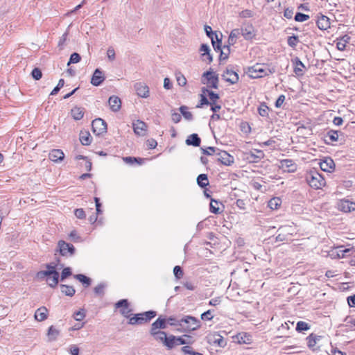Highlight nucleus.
Returning <instances> with one entry per match:
<instances>
[{
    "instance_id": "f257e3e1",
    "label": "nucleus",
    "mask_w": 355,
    "mask_h": 355,
    "mask_svg": "<svg viewBox=\"0 0 355 355\" xmlns=\"http://www.w3.org/2000/svg\"><path fill=\"white\" fill-rule=\"evenodd\" d=\"M274 68L266 67L263 64L257 63L255 65L249 67L248 69V76L252 78H258L268 76L275 73Z\"/></svg>"
},
{
    "instance_id": "f03ea898",
    "label": "nucleus",
    "mask_w": 355,
    "mask_h": 355,
    "mask_svg": "<svg viewBox=\"0 0 355 355\" xmlns=\"http://www.w3.org/2000/svg\"><path fill=\"white\" fill-rule=\"evenodd\" d=\"M309 186L315 189H322L325 185L324 177L315 169L311 170L305 176Z\"/></svg>"
},
{
    "instance_id": "7ed1b4c3",
    "label": "nucleus",
    "mask_w": 355,
    "mask_h": 355,
    "mask_svg": "<svg viewBox=\"0 0 355 355\" xmlns=\"http://www.w3.org/2000/svg\"><path fill=\"white\" fill-rule=\"evenodd\" d=\"M157 315V312L150 310L146 312L134 314L130 318L128 324L130 325H138L147 323Z\"/></svg>"
},
{
    "instance_id": "20e7f679",
    "label": "nucleus",
    "mask_w": 355,
    "mask_h": 355,
    "mask_svg": "<svg viewBox=\"0 0 355 355\" xmlns=\"http://www.w3.org/2000/svg\"><path fill=\"white\" fill-rule=\"evenodd\" d=\"M194 342L193 337L190 335L184 334L182 336L169 335V339L166 341L167 349H172L175 346L182 345H191Z\"/></svg>"
},
{
    "instance_id": "39448f33",
    "label": "nucleus",
    "mask_w": 355,
    "mask_h": 355,
    "mask_svg": "<svg viewBox=\"0 0 355 355\" xmlns=\"http://www.w3.org/2000/svg\"><path fill=\"white\" fill-rule=\"evenodd\" d=\"M181 327L178 329L180 331L189 332L200 328V321L191 315H186L181 318Z\"/></svg>"
},
{
    "instance_id": "423d86ee",
    "label": "nucleus",
    "mask_w": 355,
    "mask_h": 355,
    "mask_svg": "<svg viewBox=\"0 0 355 355\" xmlns=\"http://www.w3.org/2000/svg\"><path fill=\"white\" fill-rule=\"evenodd\" d=\"M239 33L245 40H252L257 35V31L252 23H244L241 28H239Z\"/></svg>"
},
{
    "instance_id": "0eeeda50",
    "label": "nucleus",
    "mask_w": 355,
    "mask_h": 355,
    "mask_svg": "<svg viewBox=\"0 0 355 355\" xmlns=\"http://www.w3.org/2000/svg\"><path fill=\"white\" fill-rule=\"evenodd\" d=\"M57 248L60 255L63 257H71L76 253L75 247L72 244L62 240L58 242Z\"/></svg>"
},
{
    "instance_id": "6e6552de",
    "label": "nucleus",
    "mask_w": 355,
    "mask_h": 355,
    "mask_svg": "<svg viewBox=\"0 0 355 355\" xmlns=\"http://www.w3.org/2000/svg\"><path fill=\"white\" fill-rule=\"evenodd\" d=\"M293 227L292 226H282L277 229V234L275 237V241L282 242V241H288L290 240L291 236L293 234Z\"/></svg>"
},
{
    "instance_id": "1a4fd4ad",
    "label": "nucleus",
    "mask_w": 355,
    "mask_h": 355,
    "mask_svg": "<svg viewBox=\"0 0 355 355\" xmlns=\"http://www.w3.org/2000/svg\"><path fill=\"white\" fill-rule=\"evenodd\" d=\"M202 77L207 79V82L202 80L203 84H209L210 87L214 89L218 88V76L213 72L211 69L203 73Z\"/></svg>"
},
{
    "instance_id": "9d476101",
    "label": "nucleus",
    "mask_w": 355,
    "mask_h": 355,
    "mask_svg": "<svg viewBox=\"0 0 355 355\" xmlns=\"http://www.w3.org/2000/svg\"><path fill=\"white\" fill-rule=\"evenodd\" d=\"M92 129L96 135H101L107 131V123L102 119H96L92 122Z\"/></svg>"
},
{
    "instance_id": "9b49d317",
    "label": "nucleus",
    "mask_w": 355,
    "mask_h": 355,
    "mask_svg": "<svg viewBox=\"0 0 355 355\" xmlns=\"http://www.w3.org/2000/svg\"><path fill=\"white\" fill-rule=\"evenodd\" d=\"M134 89L139 98H148L150 96L149 87L142 82L135 83Z\"/></svg>"
},
{
    "instance_id": "f8f14e48",
    "label": "nucleus",
    "mask_w": 355,
    "mask_h": 355,
    "mask_svg": "<svg viewBox=\"0 0 355 355\" xmlns=\"http://www.w3.org/2000/svg\"><path fill=\"white\" fill-rule=\"evenodd\" d=\"M216 155L218 156L217 160L225 166H231L234 163V157L225 150H219Z\"/></svg>"
},
{
    "instance_id": "ddd939ff",
    "label": "nucleus",
    "mask_w": 355,
    "mask_h": 355,
    "mask_svg": "<svg viewBox=\"0 0 355 355\" xmlns=\"http://www.w3.org/2000/svg\"><path fill=\"white\" fill-rule=\"evenodd\" d=\"M132 128L134 133L136 135L139 137L146 135V132H148V125L145 122L137 120L136 121L132 122Z\"/></svg>"
},
{
    "instance_id": "4468645a",
    "label": "nucleus",
    "mask_w": 355,
    "mask_h": 355,
    "mask_svg": "<svg viewBox=\"0 0 355 355\" xmlns=\"http://www.w3.org/2000/svg\"><path fill=\"white\" fill-rule=\"evenodd\" d=\"M105 79V76L102 70L99 69H96L94 72H93V76L91 77L90 83L93 86H100Z\"/></svg>"
},
{
    "instance_id": "2eb2a0df",
    "label": "nucleus",
    "mask_w": 355,
    "mask_h": 355,
    "mask_svg": "<svg viewBox=\"0 0 355 355\" xmlns=\"http://www.w3.org/2000/svg\"><path fill=\"white\" fill-rule=\"evenodd\" d=\"M279 168L285 172L293 173L297 169V166L293 160L290 159H285L280 161Z\"/></svg>"
},
{
    "instance_id": "dca6fc26",
    "label": "nucleus",
    "mask_w": 355,
    "mask_h": 355,
    "mask_svg": "<svg viewBox=\"0 0 355 355\" xmlns=\"http://www.w3.org/2000/svg\"><path fill=\"white\" fill-rule=\"evenodd\" d=\"M222 78L230 84H235L239 80V74L232 69H226L222 74Z\"/></svg>"
},
{
    "instance_id": "f3484780",
    "label": "nucleus",
    "mask_w": 355,
    "mask_h": 355,
    "mask_svg": "<svg viewBox=\"0 0 355 355\" xmlns=\"http://www.w3.org/2000/svg\"><path fill=\"white\" fill-rule=\"evenodd\" d=\"M320 166L322 171L331 173L335 169V162L330 157H325L320 163Z\"/></svg>"
},
{
    "instance_id": "a211bd4d",
    "label": "nucleus",
    "mask_w": 355,
    "mask_h": 355,
    "mask_svg": "<svg viewBox=\"0 0 355 355\" xmlns=\"http://www.w3.org/2000/svg\"><path fill=\"white\" fill-rule=\"evenodd\" d=\"M208 343L211 345H217L220 347H224L227 345V341L219 334H212L207 337Z\"/></svg>"
},
{
    "instance_id": "6ab92c4d",
    "label": "nucleus",
    "mask_w": 355,
    "mask_h": 355,
    "mask_svg": "<svg viewBox=\"0 0 355 355\" xmlns=\"http://www.w3.org/2000/svg\"><path fill=\"white\" fill-rule=\"evenodd\" d=\"M338 207L343 212H351L355 210V202L349 200H340Z\"/></svg>"
},
{
    "instance_id": "aec40b11",
    "label": "nucleus",
    "mask_w": 355,
    "mask_h": 355,
    "mask_svg": "<svg viewBox=\"0 0 355 355\" xmlns=\"http://www.w3.org/2000/svg\"><path fill=\"white\" fill-rule=\"evenodd\" d=\"M108 104L110 110L114 112H116L121 108L122 101L119 97L112 96L109 97Z\"/></svg>"
},
{
    "instance_id": "412c9836",
    "label": "nucleus",
    "mask_w": 355,
    "mask_h": 355,
    "mask_svg": "<svg viewBox=\"0 0 355 355\" xmlns=\"http://www.w3.org/2000/svg\"><path fill=\"white\" fill-rule=\"evenodd\" d=\"M166 328V320L159 316L153 324L150 329V334H155L157 329H165Z\"/></svg>"
},
{
    "instance_id": "4be33fe9",
    "label": "nucleus",
    "mask_w": 355,
    "mask_h": 355,
    "mask_svg": "<svg viewBox=\"0 0 355 355\" xmlns=\"http://www.w3.org/2000/svg\"><path fill=\"white\" fill-rule=\"evenodd\" d=\"M48 313V309L44 306H42L36 309L34 317L37 321L42 322L47 319Z\"/></svg>"
},
{
    "instance_id": "5701e85b",
    "label": "nucleus",
    "mask_w": 355,
    "mask_h": 355,
    "mask_svg": "<svg viewBox=\"0 0 355 355\" xmlns=\"http://www.w3.org/2000/svg\"><path fill=\"white\" fill-rule=\"evenodd\" d=\"M293 64L295 65L293 71L298 76H301L304 74V72L302 69H305L306 67L304 66V64L301 62L299 58L295 57L292 60Z\"/></svg>"
},
{
    "instance_id": "b1692460",
    "label": "nucleus",
    "mask_w": 355,
    "mask_h": 355,
    "mask_svg": "<svg viewBox=\"0 0 355 355\" xmlns=\"http://www.w3.org/2000/svg\"><path fill=\"white\" fill-rule=\"evenodd\" d=\"M64 154L62 150L54 148L49 153V159L53 162H60L63 160Z\"/></svg>"
},
{
    "instance_id": "393cba45",
    "label": "nucleus",
    "mask_w": 355,
    "mask_h": 355,
    "mask_svg": "<svg viewBox=\"0 0 355 355\" xmlns=\"http://www.w3.org/2000/svg\"><path fill=\"white\" fill-rule=\"evenodd\" d=\"M317 26L320 30H327L331 26V22L327 17L321 15L316 21Z\"/></svg>"
},
{
    "instance_id": "a878e982",
    "label": "nucleus",
    "mask_w": 355,
    "mask_h": 355,
    "mask_svg": "<svg viewBox=\"0 0 355 355\" xmlns=\"http://www.w3.org/2000/svg\"><path fill=\"white\" fill-rule=\"evenodd\" d=\"M187 146H191L193 147L200 146V137L196 133L191 134L185 141Z\"/></svg>"
},
{
    "instance_id": "bb28decb",
    "label": "nucleus",
    "mask_w": 355,
    "mask_h": 355,
    "mask_svg": "<svg viewBox=\"0 0 355 355\" xmlns=\"http://www.w3.org/2000/svg\"><path fill=\"white\" fill-rule=\"evenodd\" d=\"M350 41V37L348 35H344L336 40V47L340 51H344L346 44Z\"/></svg>"
},
{
    "instance_id": "cd10ccee",
    "label": "nucleus",
    "mask_w": 355,
    "mask_h": 355,
    "mask_svg": "<svg viewBox=\"0 0 355 355\" xmlns=\"http://www.w3.org/2000/svg\"><path fill=\"white\" fill-rule=\"evenodd\" d=\"M46 271H52L53 272V275H52V284L51 285L53 286H57L58 285V281H59V273L58 272L55 270V266H53L51 263H47L46 265Z\"/></svg>"
},
{
    "instance_id": "c85d7f7f",
    "label": "nucleus",
    "mask_w": 355,
    "mask_h": 355,
    "mask_svg": "<svg viewBox=\"0 0 355 355\" xmlns=\"http://www.w3.org/2000/svg\"><path fill=\"white\" fill-rule=\"evenodd\" d=\"M156 340L162 342L164 345L167 348L166 341L169 339V336L166 335V333L164 331H155V334H151Z\"/></svg>"
},
{
    "instance_id": "c756f323",
    "label": "nucleus",
    "mask_w": 355,
    "mask_h": 355,
    "mask_svg": "<svg viewBox=\"0 0 355 355\" xmlns=\"http://www.w3.org/2000/svg\"><path fill=\"white\" fill-rule=\"evenodd\" d=\"M71 115L74 120L80 121L83 118L84 116V108L81 107L76 106L71 109Z\"/></svg>"
},
{
    "instance_id": "7c9ffc66",
    "label": "nucleus",
    "mask_w": 355,
    "mask_h": 355,
    "mask_svg": "<svg viewBox=\"0 0 355 355\" xmlns=\"http://www.w3.org/2000/svg\"><path fill=\"white\" fill-rule=\"evenodd\" d=\"M60 291L62 294L69 297H73L76 293V290L73 286L67 284H60Z\"/></svg>"
},
{
    "instance_id": "2f4dec72",
    "label": "nucleus",
    "mask_w": 355,
    "mask_h": 355,
    "mask_svg": "<svg viewBox=\"0 0 355 355\" xmlns=\"http://www.w3.org/2000/svg\"><path fill=\"white\" fill-rule=\"evenodd\" d=\"M200 51L202 52V57L204 58L205 55L207 56V59L209 60V62H212L213 58L210 53V47L209 45L202 44L200 46ZM205 60V58H203Z\"/></svg>"
},
{
    "instance_id": "473e14b6",
    "label": "nucleus",
    "mask_w": 355,
    "mask_h": 355,
    "mask_svg": "<svg viewBox=\"0 0 355 355\" xmlns=\"http://www.w3.org/2000/svg\"><path fill=\"white\" fill-rule=\"evenodd\" d=\"M320 338V336L316 335L315 334H311L306 338L309 347L313 350H315L314 347L317 342L319 341Z\"/></svg>"
},
{
    "instance_id": "72a5a7b5",
    "label": "nucleus",
    "mask_w": 355,
    "mask_h": 355,
    "mask_svg": "<svg viewBox=\"0 0 355 355\" xmlns=\"http://www.w3.org/2000/svg\"><path fill=\"white\" fill-rule=\"evenodd\" d=\"M241 34L239 33V28H234L233 29L228 37L227 44L230 45V46H232V45H234L236 43V39Z\"/></svg>"
},
{
    "instance_id": "f704fd0d",
    "label": "nucleus",
    "mask_w": 355,
    "mask_h": 355,
    "mask_svg": "<svg viewBox=\"0 0 355 355\" xmlns=\"http://www.w3.org/2000/svg\"><path fill=\"white\" fill-rule=\"evenodd\" d=\"M196 181L197 184H198L201 188L204 189L209 185L208 176L206 173H201L200 175L197 176Z\"/></svg>"
},
{
    "instance_id": "c9c22d12",
    "label": "nucleus",
    "mask_w": 355,
    "mask_h": 355,
    "mask_svg": "<svg viewBox=\"0 0 355 355\" xmlns=\"http://www.w3.org/2000/svg\"><path fill=\"white\" fill-rule=\"evenodd\" d=\"M123 159L126 164L130 165H132L135 163L139 165H141L144 163V159L140 157L127 156L123 157Z\"/></svg>"
},
{
    "instance_id": "e433bc0d",
    "label": "nucleus",
    "mask_w": 355,
    "mask_h": 355,
    "mask_svg": "<svg viewBox=\"0 0 355 355\" xmlns=\"http://www.w3.org/2000/svg\"><path fill=\"white\" fill-rule=\"evenodd\" d=\"M230 52L231 46H230V44H225V46H223V49L220 51L219 60H225L228 59Z\"/></svg>"
},
{
    "instance_id": "4c0bfd02",
    "label": "nucleus",
    "mask_w": 355,
    "mask_h": 355,
    "mask_svg": "<svg viewBox=\"0 0 355 355\" xmlns=\"http://www.w3.org/2000/svg\"><path fill=\"white\" fill-rule=\"evenodd\" d=\"M264 157V153L261 150H257V153H254L253 152H251L250 153L249 157H248L250 159V161L252 162H258L259 160H261Z\"/></svg>"
},
{
    "instance_id": "58836bf2",
    "label": "nucleus",
    "mask_w": 355,
    "mask_h": 355,
    "mask_svg": "<svg viewBox=\"0 0 355 355\" xmlns=\"http://www.w3.org/2000/svg\"><path fill=\"white\" fill-rule=\"evenodd\" d=\"M80 141L83 146H89L92 142V137L88 132H81Z\"/></svg>"
},
{
    "instance_id": "ea45409f",
    "label": "nucleus",
    "mask_w": 355,
    "mask_h": 355,
    "mask_svg": "<svg viewBox=\"0 0 355 355\" xmlns=\"http://www.w3.org/2000/svg\"><path fill=\"white\" fill-rule=\"evenodd\" d=\"M107 287L105 282H101L94 288V293L97 296L103 297L105 295V289Z\"/></svg>"
},
{
    "instance_id": "a19ab883",
    "label": "nucleus",
    "mask_w": 355,
    "mask_h": 355,
    "mask_svg": "<svg viewBox=\"0 0 355 355\" xmlns=\"http://www.w3.org/2000/svg\"><path fill=\"white\" fill-rule=\"evenodd\" d=\"M60 334L59 330H57L53 326H51L48 329V338L50 341L55 340Z\"/></svg>"
},
{
    "instance_id": "79ce46f5",
    "label": "nucleus",
    "mask_w": 355,
    "mask_h": 355,
    "mask_svg": "<svg viewBox=\"0 0 355 355\" xmlns=\"http://www.w3.org/2000/svg\"><path fill=\"white\" fill-rule=\"evenodd\" d=\"M282 201L279 198H273L269 200L268 206L271 209H277L282 204Z\"/></svg>"
},
{
    "instance_id": "37998d69",
    "label": "nucleus",
    "mask_w": 355,
    "mask_h": 355,
    "mask_svg": "<svg viewBox=\"0 0 355 355\" xmlns=\"http://www.w3.org/2000/svg\"><path fill=\"white\" fill-rule=\"evenodd\" d=\"M219 201L217 200L211 199L210 205H209V210L211 213L215 214H220L222 211L220 210L218 207Z\"/></svg>"
},
{
    "instance_id": "c03bdc74",
    "label": "nucleus",
    "mask_w": 355,
    "mask_h": 355,
    "mask_svg": "<svg viewBox=\"0 0 355 355\" xmlns=\"http://www.w3.org/2000/svg\"><path fill=\"white\" fill-rule=\"evenodd\" d=\"M268 111H269V108L265 102L261 103L260 104L259 107H258L259 114L262 117L268 118Z\"/></svg>"
},
{
    "instance_id": "a18cd8bd",
    "label": "nucleus",
    "mask_w": 355,
    "mask_h": 355,
    "mask_svg": "<svg viewBox=\"0 0 355 355\" xmlns=\"http://www.w3.org/2000/svg\"><path fill=\"white\" fill-rule=\"evenodd\" d=\"M187 110L188 107L186 105H182L180 107L181 114L184 116V118L186 120L191 121L193 120V114L191 112L188 111Z\"/></svg>"
},
{
    "instance_id": "49530a36",
    "label": "nucleus",
    "mask_w": 355,
    "mask_h": 355,
    "mask_svg": "<svg viewBox=\"0 0 355 355\" xmlns=\"http://www.w3.org/2000/svg\"><path fill=\"white\" fill-rule=\"evenodd\" d=\"M73 277L80 281L85 287L89 286L91 284V279L86 275L79 274L74 275Z\"/></svg>"
},
{
    "instance_id": "de8ad7c7",
    "label": "nucleus",
    "mask_w": 355,
    "mask_h": 355,
    "mask_svg": "<svg viewBox=\"0 0 355 355\" xmlns=\"http://www.w3.org/2000/svg\"><path fill=\"white\" fill-rule=\"evenodd\" d=\"M166 324H168L170 326L180 327V328H181V319H178L174 316H170L168 318H166Z\"/></svg>"
},
{
    "instance_id": "09e8293b",
    "label": "nucleus",
    "mask_w": 355,
    "mask_h": 355,
    "mask_svg": "<svg viewBox=\"0 0 355 355\" xmlns=\"http://www.w3.org/2000/svg\"><path fill=\"white\" fill-rule=\"evenodd\" d=\"M299 42L300 40L297 35H293L288 37L287 43L291 48L295 49Z\"/></svg>"
},
{
    "instance_id": "8fccbe9b",
    "label": "nucleus",
    "mask_w": 355,
    "mask_h": 355,
    "mask_svg": "<svg viewBox=\"0 0 355 355\" xmlns=\"http://www.w3.org/2000/svg\"><path fill=\"white\" fill-rule=\"evenodd\" d=\"M311 327L310 325L304 321H299L297 322L295 330L302 332L304 331H308V329H310Z\"/></svg>"
},
{
    "instance_id": "3c124183",
    "label": "nucleus",
    "mask_w": 355,
    "mask_h": 355,
    "mask_svg": "<svg viewBox=\"0 0 355 355\" xmlns=\"http://www.w3.org/2000/svg\"><path fill=\"white\" fill-rule=\"evenodd\" d=\"M205 31L206 32V34H207V37L210 38L211 42H213V40L214 39L218 40L217 34L215 32L212 31L211 27L210 26L205 25Z\"/></svg>"
},
{
    "instance_id": "603ef678",
    "label": "nucleus",
    "mask_w": 355,
    "mask_h": 355,
    "mask_svg": "<svg viewBox=\"0 0 355 355\" xmlns=\"http://www.w3.org/2000/svg\"><path fill=\"white\" fill-rule=\"evenodd\" d=\"M326 137H328L330 141H337L338 140V131L330 130L327 132Z\"/></svg>"
},
{
    "instance_id": "864d4df0",
    "label": "nucleus",
    "mask_w": 355,
    "mask_h": 355,
    "mask_svg": "<svg viewBox=\"0 0 355 355\" xmlns=\"http://www.w3.org/2000/svg\"><path fill=\"white\" fill-rule=\"evenodd\" d=\"M80 60L81 57L80 54L76 52H74L71 55L69 61L68 62V64H67V65L69 66L71 64H76L79 62Z\"/></svg>"
},
{
    "instance_id": "5fc2aeb1",
    "label": "nucleus",
    "mask_w": 355,
    "mask_h": 355,
    "mask_svg": "<svg viewBox=\"0 0 355 355\" xmlns=\"http://www.w3.org/2000/svg\"><path fill=\"white\" fill-rule=\"evenodd\" d=\"M73 318L76 320V321H82L84 318L85 317V309H80V310L76 311L74 313H73Z\"/></svg>"
},
{
    "instance_id": "6e6d98bb",
    "label": "nucleus",
    "mask_w": 355,
    "mask_h": 355,
    "mask_svg": "<svg viewBox=\"0 0 355 355\" xmlns=\"http://www.w3.org/2000/svg\"><path fill=\"white\" fill-rule=\"evenodd\" d=\"M71 275H72L71 268L69 267L64 268L62 270V272L60 275V280L63 281Z\"/></svg>"
},
{
    "instance_id": "4d7b16f0",
    "label": "nucleus",
    "mask_w": 355,
    "mask_h": 355,
    "mask_svg": "<svg viewBox=\"0 0 355 355\" xmlns=\"http://www.w3.org/2000/svg\"><path fill=\"white\" fill-rule=\"evenodd\" d=\"M309 19V15L301 12H297L294 17L295 21H306Z\"/></svg>"
},
{
    "instance_id": "13d9d810",
    "label": "nucleus",
    "mask_w": 355,
    "mask_h": 355,
    "mask_svg": "<svg viewBox=\"0 0 355 355\" xmlns=\"http://www.w3.org/2000/svg\"><path fill=\"white\" fill-rule=\"evenodd\" d=\"M176 78H177L178 83L180 86L183 87V86L186 85L187 79H186L185 76L181 72L176 73Z\"/></svg>"
},
{
    "instance_id": "bf43d9fd",
    "label": "nucleus",
    "mask_w": 355,
    "mask_h": 355,
    "mask_svg": "<svg viewBox=\"0 0 355 355\" xmlns=\"http://www.w3.org/2000/svg\"><path fill=\"white\" fill-rule=\"evenodd\" d=\"M200 103L196 105L197 108L202 107L203 105H209L211 103L205 95L201 94L200 95Z\"/></svg>"
},
{
    "instance_id": "052dcab7",
    "label": "nucleus",
    "mask_w": 355,
    "mask_h": 355,
    "mask_svg": "<svg viewBox=\"0 0 355 355\" xmlns=\"http://www.w3.org/2000/svg\"><path fill=\"white\" fill-rule=\"evenodd\" d=\"M64 81L62 78H60L58 83V85L54 87V89L52 90L51 95L55 96L56 95L58 92L60 90V89L64 86Z\"/></svg>"
},
{
    "instance_id": "680f3d73",
    "label": "nucleus",
    "mask_w": 355,
    "mask_h": 355,
    "mask_svg": "<svg viewBox=\"0 0 355 355\" xmlns=\"http://www.w3.org/2000/svg\"><path fill=\"white\" fill-rule=\"evenodd\" d=\"M31 76L33 79L37 80L42 77V72L41 71L40 69L35 68L31 71Z\"/></svg>"
},
{
    "instance_id": "e2e57ef3",
    "label": "nucleus",
    "mask_w": 355,
    "mask_h": 355,
    "mask_svg": "<svg viewBox=\"0 0 355 355\" xmlns=\"http://www.w3.org/2000/svg\"><path fill=\"white\" fill-rule=\"evenodd\" d=\"M173 272H174L175 277L178 279H180L184 275L183 270L180 266H176L174 268Z\"/></svg>"
},
{
    "instance_id": "0e129e2a",
    "label": "nucleus",
    "mask_w": 355,
    "mask_h": 355,
    "mask_svg": "<svg viewBox=\"0 0 355 355\" xmlns=\"http://www.w3.org/2000/svg\"><path fill=\"white\" fill-rule=\"evenodd\" d=\"M114 305H115L116 308H122V309L126 308V309H128L129 307L130 304H129L128 300L123 299V300H119Z\"/></svg>"
},
{
    "instance_id": "69168bd1",
    "label": "nucleus",
    "mask_w": 355,
    "mask_h": 355,
    "mask_svg": "<svg viewBox=\"0 0 355 355\" xmlns=\"http://www.w3.org/2000/svg\"><path fill=\"white\" fill-rule=\"evenodd\" d=\"M53 272L52 271H46V270H42L39 271L36 273V277L39 279H44V278H46V276H49L51 275H53Z\"/></svg>"
},
{
    "instance_id": "338daca9",
    "label": "nucleus",
    "mask_w": 355,
    "mask_h": 355,
    "mask_svg": "<svg viewBox=\"0 0 355 355\" xmlns=\"http://www.w3.org/2000/svg\"><path fill=\"white\" fill-rule=\"evenodd\" d=\"M69 238L72 241L78 243L81 241V237L78 234L76 230H72L69 234Z\"/></svg>"
},
{
    "instance_id": "774afa93",
    "label": "nucleus",
    "mask_w": 355,
    "mask_h": 355,
    "mask_svg": "<svg viewBox=\"0 0 355 355\" xmlns=\"http://www.w3.org/2000/svg\"><path fill=\"white\" fill-rule=\"evenodd\" d=\"M202 153L206 155H211L213 153L219 150L218 148L214 147H209L207 148H202Z\"/></svg>"
}]
</instances>
